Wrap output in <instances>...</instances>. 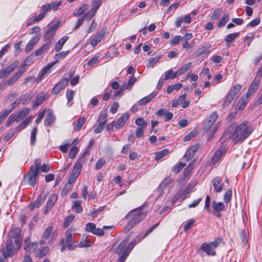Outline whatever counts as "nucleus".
<instances>
[{"label": "nucleus", "instance_id": "f257e3e1", "mask_svg": "<svg viewBox=\"0 0 262 262\" xmlns=\"http://www.w3.org/2000/svg\"><path fill=\"white\" fill-rule=\"evenodd\" d=\"M147 210H145L144 206H142L132 211L125 216L126 218L130 219V221L126 225L125 230L129 231L137 224L140 223L147 215Z\"/></svg>", "mask_w": 262, "mask_h": 262}, {"label": "nucleus", "instance_id": "f03ea898", "mask_svg": "<svg viewBox=\"0 0 262 262\" xmlns=\"http://www.w3.org/2000/svg\"><path fill=\"white\" fill-rule=\"evenodd\" d=\"M248 121H245L235 129L231 135L232 139L235 144L243 141L252 132L253 127L248 126Z\"/></svg>", "mask_w": 262, "mask_h": 262}, {"label": "nucleus", "instance_id": "7ed1b4c3", "mask_svg": "<svg viewBox=\"0 0 262 262\" xmlns=\"http://www.w3.org/2000/svg\"><path fill=\"white\" fill-rule=\"evenodd\" d=\"M88 150H85L75 164L69 178V182L73 184L80 173L82 167L86 161V157L89 155Z\"/></svg>", "mask_w": 262, "mask_h": 262}, {"label": "nucleus", "instance_id": "20e7f679", "mask_svg": "<svg viewBox=\"0 0 262 262\" xmlns=\"http://www.w3.org/2000/svg\"><path fill=\"white\" fill-rule=\"evenodd\" d=\"M221 238H217L211 242L204 243L201 245L200 249L207 255L214 256L216 254L215 249L221 244Z\"/></svg>", "mask_w": 262, "mask_h": 262}, {"label": "nucleus", "instance_id": "39448f33", "mask_svg": "<svg viewBox=\"0 0 262 262\" xmlns=\"http://www.w3.org/2000/svg\"><path fill=\"white\" fill-rule=\"evenodd\" d=\"M16 248L15 245L12 243V240L8 239L6 246L2 249V252L5 259L11 257L14 253V250Z\"/></svg>", "mask_w": 262, "mask_h": 262}, {"label": "nucleus", "instance_id": "423d86ee", "mask_svg": "<svg viewBox=\"0 0 262 262\" xmlns=\"http://www.w3.org/2000/svg\"><path fill=\"white\" fill-rule=\"evenodd\" d=\"M20 231L18 228H13L9 233L8 239L12 240V243H14L16 248H19L21 244L20 239Z\"/></svg>", "mask_w": 262, "mask_h": 262}, {"label": "nucleus", "instance_id": "0eeeda50", "mask_svg": "<svg viewBox=\"0 0 262 262\" xmlns=\"http://www.w3.org/2000/svg\"><path fill=\"white\" fill-rule=\"evenodd\" d=\"M139 238H137V236L135 238H134L131 242H130L127 246L125 247L123 251V253L122 255L119 257L118 260L117 262H125V260L127 257L129 253V251L131 249H132L140 241L139 240Z\"/></svg>", "mask_w": 262, "mask_h": 262}, {"label": "nucleus", "instance_id": "6e6552de", "mask_svg": "<svg viewBox=\"0 0 262 262\" xmlns=\"http://www.w3.org/2000/svg\"><path fill=\"white\" fill-rule=\"evenodd\" d=\"M18 63V61L16 60L6 69L1 70L0 71V79H3L7 77L10 73L16 69Z\"/></svg>", "mask_w": 262, "mask_h": 262}, {"label": "nucleus", "instance_id": "1a4fd4ad", "mask_svg": "<svg viewBox=\"0 0 262 262\" xmlns=\"http://www.w3.org/2000/svg\"><path fill=\"white\" fill-rule=\"evenodd\" d=\"M260 82V80L259 79H254L253 80L246 94V99H249L250 97L257 91Z\"/></svg>", "mask_w": 262, "mask_h": 262}, {"label": "nucleus", "instance_id": "9d476101", "mask_svg": "<svg viewBox=\"0 0 262 262\" xmlns=\"http://www.w3.org/2000/svg\"><path fill=\"white\" fill-rule=\"evenodd\" d=\"M226 150V147L221 146L212 155L211 158V163L213 165L215 164L225 154Z\"/></svg>", "mask_w": 262, "mask_h": 262}, {"label": "nucleus", "instance_id": "9b49d317", "mask_svg": "<svg viewBox=\"0 0 262 262\" xmlns=\"http://www.w3.org/2000/svg\"><path fill=\"white\" fill-rule=\"evenodd\" d=\"M106 31V28H103L99 31L92 39L90 42L91 45L93 47H95L100 42L104 37Z\"/></svg>", "mask_w": 262, "mask_h": 262}, {"label": "nucleus", "instance_id": "f8f14e48", "mask_svg": "<svg viewBox=\"0 0 262 262\" xmlns=\"http://www.w3.org/2000/svg\"><path fill=\"white\" fill-rule=\"evenodd\" d=\"M38 173L36 170L35 171L33 169L30 170L25 177V179H27L29 185L32 187H34L36 184Z\"/></svg>", "mask_w": 262, "mask_h": 262}, {"label": "nucleus", "instance_id": "ddd939ff", "mask_svg": "<svg viewBox=\"0 0 262 262\" xmlns=\"http://www.w3.org/2000/svg\"><path fill=\"white\" fill-rule=\"evenodd\" d=\"M58 61H54L51 63H50L46 65L39 72L38 76V78L39 80H41L44 77H46L51 72V68Z\"/></svg>", "mask_w": 262, "mask_h": 262}, {"label": "nucleus", "instance_id": "4468645a", "mask_svg": "<svg viewBox=\"0 0 262 262\" xmlns=\"http://www.w3.org/2000/svg\"><path fill=\"white\" fill-rule=\"evenodd\" d=\"M58 27L59 24L56 23L52 25L49 29H48L43 36V39L45 40H50V39L55 35Z\"/></svg>", "mask_w": 262, "mask_h": 262}, {"label": "nucleus", "instance_id": "2eb2a0df", "mask_svg": "<svg viewBox=\"0 0 262 262\" xmlns=\"http://www.w3.org/2000/svg\"><path fill=\"white\" fill-rule=\"evenodd\" d=\"M40 37L41 35L40 34H37L31 40H30L25 47V50L26 53L30 52L33 49L34 47L38 42Z\"/></svg>", "mask_w": 262, "mask_h": 262}, {"label": "nucleus", "instance_id": "dca6fc26", "mask_svg": "<svg viewBox=\"0 0 262 262\" xmlns=\"http://www.w3.org/2000/svg\"><path fill=\"white\" fill-rule=\"evenodd\" d=\"M67 84V80L62 78L53 88L52 90V93L54 95L59 94L62 89L66 88Z\"/></svg>", "mask_w": 262, "mask_h": 262}, {"label": "nucleus", "instance_id": "f3484780", "mask_svg": "<svg viewBox=\"0 0 262 262\" xmlns=\"http://www.w3.org/2000/svg\"><path fill=\"white\" fill-rule=\"evenodd\" d=\"M212 183L216 192H220L223 190L224 184L221 178L219 177L214 178L212 180Z\"/></svg>", "mask_w": 262, "mask_h": 262}, {"label": "nucleus", "instance_id": "a211bd4d", "mask_svg": "<svg viewBox=\"0 0 262 262\" xmlns=\"http://www.w3.org/2000/svg\"><path fill=\"white\" fill-rule=\"evenodd\" d=\"M47 96V94L44 92H42L38 94L32 103V107L35 109L38 105L42 104L46 98Z\"/></svg>", "mask_w": 262, "mask_h": 262}, {"label": "nucleus", "instance_id": "6ab92c4d", "mask_svg": "<svg viewBox=\"0 0 262 262\" xmlns=\"http://www.w3.org/2000/svg\"><path fill=\"white\" fill-rule=\"evenodd\" d=\"M30 108L26 107L20 111L15 112L13 113L15 115L16 119V122H18L21 120H24L30 113Z\"/></svg>", "mask_w": 262, "mask_h": 262}, {"label": "nucleus", "instance_id": "aec40b11", "mask_svg": "<svg viewBox=\"0 0 262 262\" xmlns=\"http://www.w3.org/2000/svg\"><path fill=\"white\" fill-rule=\"evenodd\" d=\"M57 195L55 193H53L50 196L44 211L45 213H48L50 210L53 207L57 200Z\"/></svg>", "mask_w": 262, "mask_h": 262}, {"label": "nucleus", "instance_id": "412c9836", "mask_svg": "<svg viewBox=\"0 0 262 262\" xmlns=\"http://www.w3.org/2000/svg\"><path fill=\"white\" fill-rule=\"evenodd\" d=\"M129 115L128 113H126L123 114L120 118H118L116 123L115 124V127L117 129H119L122 127L128 120Z\"/></svg>", "mask_w": 262, "mask_h": 262}, {"label": "nucleus", "instance_id": "4be33fe9", "mask_svg": "<svg viewBox=\"0 0 262 262\" xmlns=\"http://www.w3.org/2000/svg\"><path fill=\"white\" fill-rule=\"evenodd\" d=\"M73 233L70 231H68L66 233V246L69 250H72L76 246L73 242Z\"/></svg>", "mask_w": 262, "mask_h": 262}, {"label": "nucleus", "instance_id": "5701e85b", "mask_svg": "<svg viewBox=\"0 0 262 262\" xmlns=\"http://www.w3.org/2000/svg\"><path fill=\"white\" fill-rule=\"evenodd\" d=\"M128 239L129 238L126 237L121 242V243L118 245L117 248L115 250V252L116 254H118V255H120V256L122 255Z\"/></svg>", "mask_w": 262, "mask_h": 262}, {"label": "nucleus", "instance_id": "b1692460", "mask_svg": "<svg viewBox=\"0 0 262 262\" xmlns=\"http://www.w3.org/2000/svg\"><path fill=\"white\" fill-rule=\"evenodd\" d=\"M55 116L51 112H49L46 116L44 121V125L46 126H50L55 122Z\"/></svg>", "mask_w": 262, "mask_h": 262}, {"label": "nucleus", "instance_id": "393cba45", "mask_svg": "<svg viewBox=\"0 0 262 262\" xmlns=\"http://www.w3.org/2000/svg\"><path fill=\"white\" fill-rule=\"evenodd\" d=\"M61 3L62 1L53 2L49 4L42 6V8L45 10H47V11H48L51 9L56 10L61 5Z\"/></svg>", "mask_w": 262, "mask_h": 262}, {"label": "nucleus", "instance_id": "a878e982", "mask_svg": "<svg viewBox=\"0 0 262 262\" xmlns=\"http://www.w3.org/2000/svg\"><path fill=\"white\" fill-rule=\"evenodd\" d=\"M24 249L29 252H35L37 244L36 243H29V241L25 240L24 242Z\"/></svg>", "mask_w": 262, "mask_h": 262}, {"label": "nucleus", "instance_id": "bb28decb", "mask_svg": "<svg viewBox=\"0 0 262 262\" xmlns=\"http://www.w3.org/2000/svg\"><path fill=\"white\" fill-rule=\"evenodd\" d=\"M212 208L214 212H221L225 210L226 207L224 203L222 202H216L215 201H213Z\"/></svg>", "mask_w": 262, "mask_h": 262}, {"label": "nucleus", "instance_id": "cd10ccee", "mask_svg": "<svg viewBox=\"0 0 262 262\" xmlns=\"http://www.w3.org/2000/svg\"><path fill=\"white\" fill-rule=\"evenodd\" d=\"M68 39L69 37L68 36H64L61 38H60L55 44L54 49L55 51L56 52L60 51L62 49L63 45L68 40Z\"/></svg>", "mask_w": 262, "mask_h": 262}, {"label": "nucleus", "instance_id": "c85d7f7f", "mask_svg": "<svg viewBox=\"0 0 262 262\" xmlns=\"http://www.w3.org/2000/svg\"><path fill=\"white\" fill-rule=\"evenodd\" d=\"M137 79L135 77L132 76L127 82H125L121 88V92H123L125 90L129 89L135 83Z\"/></svg>", "mask_w": 262, "mask_h": 262}, {"label": "nucleus", "instance_id": "c756f323", "mask_svg": "<svg viewBox=\"0 0 262 262\" xmlns=\"http://www.w3.org/2000/svg\"><path fill=\"white\" fill-rule=\"evenodd\" d=\"M51 45L50 41L43 44L40 48L37 49L35 52V55L36 56L42 55L45 51H47Z\"/></svg>", "mask_w": 262, "mask_h": 262}, {"label": "nucleus", "instance_id": "7c9ffc66", "mask_svg": "<svg viewBox=\"0 0 262 262\" xmlns=\"http://www.w3.org/2000/svg\"><path fill=\"white\" fill-rule=\"evenodd\" d=\"M230 18L229 14L228 13L224 14L222 18L217 23V27L218 28H222L224 27L227 23L228 21Z\"/></svg>", "mask_w": 262, "mask_h": 262}, {"label": "nucleus", "instance_id": "2f4dec72", "mask_svg": "<svg viewBox=\"0 0 262 262\" xmlns=\"http://www.w3.org/2000/svg\"><path fill=\"white\" fill-rule=\"evenodd\" d=\"M20 73H15V74L12 77H10L7 81L5 82V85L6 86L13 85L20 77Z\"/></svg>", "mask_w": 262, "mask_h": 262}, {"label": "nucleus", "instance_id": "473e14b6", "mask_svg": "<svg viewBox=\"0 0 262 262\" xmlns=\"http://www.w3.org/2000/svg\"><path fill=\"white\" fill-rule=\"evenodd\" d=\"M211 46L210 44H207L204 46L200 48L197 51V54L198 55H201L204 54H208L210 52L209 49H210Z\"/></svg>", "mask_w": 262, "mask_h": 262}, {"label": "nucleus", "instance_id": "72a5a7b5", "mask_svg": "<svg viewBox=\"0 0 262 262\" xmlns=\"http://www.w3.org/2000/svg\"><path fill=\"white\" fill-rule=\"evenodd\" d=\"M155 96V94H154L153 93H151L149 95L144 97V98H143L142 99H140L139 101V102H138L139 104L141 105H145L148 102H149L150 101H151L154 98Z\"/></svg>", "mask_w": 262, "mask_h": 262}, {"label": "nucleus", "instance_id": "f704fd0d", "mask_svg": "<svg viewBox=\"0 0 262 262\" xmlns=\"http://www.w3.org/2000/svg\"><path fill=\"white\" fill-rule=\"evenodd\" d=\"M81 201H76L74 202L72 209L76 213H80L82 212L83 209L81 206Z\"/></svg>", "mask_w": 262, "mask_h": 262}, {"label": "nucleus", "instance_id": "c9c22d12", "mask_svg": "<svg viewBox=\"0 0 262 262\" xmlns=\"http://www.w3.org/2000/svg\"><path fill=\"white\" fill-rule=\"evenodd\" d=\"M15 106H12L9 110H3L0 113V124L7 117L9 114L14 109Z\"/></svg>", "mask_w": 262, "mask_h": 262}, {"label": "nucleus", "instance_id": "e433bc0d", "mask_svg": "<svg viewBox=\"0 0 262 262\" xmlns=\"http://www.w3.org/2000/svg\"><path fill=\"white\" fill-rule=\"evenodd\" d=\"M157 225H158V224L152 226L150 228L148 229L145 233H141L139 234L137 236V238H140V239L139 240V241H141L145 237H146L149 233H150L155 229V228L157 227Z\"/></svg>", "mask_w": 262, "mask_h": 262}, {"label": "nucleus", "instance_id": "4c0bfd02", "mask_svg": "<svg viewBox=\"0 0 262 262\" xmlns=\"http://www.w3.org/2000/svg\"><path fill=\"white\" fill-rule=\"evenodd\" d=\"M40 11L41 12L37 17H32L31 18V20H32V21L37 22L42 20L46 15L47 11L42 8V6L41 7Z\"/></svg>", "mask_w": 262, "mask_h": 262}, {"label": "nucleus", "instance_id": "58836bf2", "mask_svg": "<svg viewBox=\"0 0 262 262\" xmlns=\"http://www.w3.org/2000/svg\"><path fill=\"white\" fill-rule=\"evenodd\" d=\"M105 206L100 207L98 209L92 208L89 210L88 215L92 216V217H96L99 213L102 212Z\"/></svg>", "mask_w": 262, "mask_h": 262}, {"label": "nucleus", "instance_id": "ea45409f", "mask_svg": "<svg viewBox=\"0 0 262 262\" xmlns=\"http://www.w3.org/2000/svg\"><path fill=\"white\" fill-rule=\"evenodd\" d=\"M182 84L180 83L169 85L167 88V93L170 94L173 91H177L179 90L182 87Z\"/></svg>", "mask_w": 262, "mask_h": 262}, {"label": "nucleus", "instance_id": "a19ab883", "mask_svg": "<svg viewBox=\"0 0 262 262\" xmlns=\"http://www.w3.org/2000/svg\"><path fill=\"white\" fill-rule=\"evenodd\" d=\"M191 67V62H189L183 65L181 68H180L178 71L177 72V74L178 76H180L185 73L187 70H188Z\"/></svg>", "mask_w": 262, "mask_h": 262}, {"label": "nucleus", "instance_id": "79ce46f5", "mask_svg": "<svg viewBox=\"0 0 262 262\" xmlns=\"http://www.w3.org/2000/svg\"><path fill=\"white\" fill-rule=\"evenodd\" d=\"M239 35V32L230 33V34H228V35H227V36L225 38V41L227 43H230L231 42L234 40Z\"/></svg>", "mask_w": 262, "mask_h": 262}, {"label": "nucleus", "instance_id": "37998d69", "mask_svg": "<svg viewBox=\"0 0 262 262\" xmlns=\"http://www.w3.org/2000/svg\"><path fill=\"white\" fill-rule=\"evenodd\" d=\"M178 76L177 72H174L172 70L167 71L165 74V80L174 79Z\"/></svg>", "mask_w": 262, "mask_h": 262}, {"label": "nucleus", "instance_id": "c03bdc74", "mask_svg": "<svg viewBox=\"0 0 262 262\" xmlns=\"http://www.w3.org/2000/svg\"><path fill=\"white\" fill-rule=\"evenodd\" d=\"M234 96H232L230 93H228L225 97V100L223 103V107H227L231 102V101L233 100Z\"/></svg>", "mask_w": 262, "mask_h": 262}, {"label": "nucleus", "instance_id": "a18cd8bd", "mask_svg": "<svg viewBox=\"0 0 262 262\" xmlns=\"http://www.w3.org/2000/svg\"><path fill=\"white\" fill-rule=\"evenodd\" d=\"M242 88V85L236 84L231 88L228 93H230L232 96H235V95L241 90Z\"/></svg>", "mask_w": 262, "mask_h": 262}, {"label": "nucleus", "instance_id": "49530a36", "mask_svg": "<svg viewBox=\"0 0 262 262\" xmlns=\"http://www.w3.org/2000/svg\"><path fill=\"white\" fill-rule=\"evenodd\" d=\"M75 219V215L74 214H70L67 216L63 224V227L65 228H67L70 224L73 222Z\"/></svg>", "mask_w": 262, "mask_h": 262}, {"label": "nucleus", "instance_id": "de8ad7c7", "mask_svg": "<svg viewBox=\"0 0 262 262\" xmlns=\"http://www.w3.org/2000/svg\"><path fill=\"white\" fill-rule=\"evenodd\" d=\"M85 120V119L84 117L79 118L78 119L77 122L76 124V125L74 127L75 130H76V131L80 130V129L81 128L82 126L84 124Z\"/></svg>", "mask_w": 262, "mask_h": 262}, {"label": "nucleus", "instance_id": "09e8293b", "mask_svg": "<svg viewBox=\"0 0 262 262\" xmlns=\"http://www.w3.org/2000/svg\"><path fill=\"white\" fill-rule=\"evenodd\" d=\"M88 8V5L87 4H84L79 9H78L76 12H74L73 15L75 16H79L87 10Z\"/></svg>", "mask_w": 262, "mask_h": 262}, {"label": "nucleus", "instance_id": "8fccbe9b", "mask_svg": "<svg viewBox=\"0 0 262 262\" xmlns=\"http://www.w3.org/2000/svg\"><path fill=\"white\" fill-rule=\"evenodd\" d=\"M41 161L40 159H36L34 162V165L31 167L30 170H36L37 172H39V168L40 167Z\"/></svg>", "mask_w": 262, "mask_h": 262}, {"label": "nucleus", "instance_id": "3c124183", "mask_svg": "<svg viewBox=\"0 0 262 262\" xmlns=\"http://www.w3.org/2000/svg\"><path fill=\"white\" fill-rule=\"evenodd\" d=\"M222 13V9L216 8L213 11L212 15L211 16V19L215 20L219 18Z\"/></svg>", "mask_w": 262, "mask_h": 262}, {"label": "nucleus", "instance_id": "603ef678", "mask_svg": "<svg viewBox=\"0 0 262 262\" xmlns=\"http://www.w3.org/2000/svg\"><path fill=\"white\" fill-rule=\"evenodd\" d=\"M248 102V100L247 99V100H245V99L242 98L237 105V108L239 110H244L245 106H246V104H247Z\"/></svg>", "mask_w": 262, "mask_h": 262}, {"label": "nucleus", "instance_id": "864d4df0", "mask_svg": "<svg viewBox=\"0 0 262 262\" xmlns=\"http://www.w3.org/2000/svg\"><path fill=\"white\" fill-rule=\"evenodd\" d=\"M53 230V227L51 226L48 227L46 229V230L44 231L43 234H42V238L44 239H47L49 238V237L50 236Z\"/></svg>", "mask_w": 262, "mask_h": 262}, {"label": "nucleus", "instance_id": "5fc2aeb1", "mask_svg": "<svg viewBox=\"0 0 262 262\" xmlns=\"http://www.w3.org/2000/svg\"><path fill=\"white\" fill-rule=\"evenodd\" d=\"M232 194V189L228 190L224 195V201L225 203L228 204L230 202Z\"/></svg>", "mask_w": 262, "mask_h": 262}, {"label": "nucleus", "instance_id": "6e6d98bb", "mask_svg": "<svg viewBox=\"0 0 262 262\" xmlns=\"http://www.w3.org/2000/svg\"><path fill=\"white\" fill-rule=\"evenodd\" d=\"M96 12L97 11H96L95 10L91 9L90 11L88 12L87 13H86L84 15L83 18H84V19H85V20L89 21L93 18V17L95 15Z\"/></svg>", "mask_w": 262, "mask_h": 262}, {"label": "nucleus", "instance_id": "4d7b16f0", "mask_svg": "<svg viewBox=\"0 0 262 262\" xmlns=\"http://www.w3.org/2000/svg\"><path fill=\"white\" fill-rule=\"evenodd\" d=\"M107 114L106 113H101L98 117V122L105 125L106 123Z\"/></svg>", "mask_w": 262, "mask_h": 262}, {"label": "nucleus", "instance_id": "13d9d810", "mask_svg": "<svg viewBox=\"0 0 262 262\" xmlns=\"http://www.w3.org/2000/svg\"><path fill=\"white\" fill-rule=\"evenodd\" d=\"M74 91L71 90H68L66 93V98L68 99V104L71 103L74 95Z\"/></svg>", "mask_w": 262, "mask_h": 262}, {"label": "nucleus", "instance_id": "bf43d9fd", "mask_svg": "<svg viewBox=\"0 0 262 262\" xmlns=\"http://www.w3.org/2000/svg\"><path fill=\"white\" fill-rule=\"evenodd\" d=\"M37 133V127H34L31 132V142L32 145H34L36 142V137Z\"/></svg>", "mask_w": 262, "mask_h": 262}, {"label": "nucleus", "instance_id": "052dcab7", "mask_svg": "<svg viewBox=\"0 0 262 262\" xmlns=\"http://www.w3.org/2000/svg\"><path fill=\"white\" fill-rule=\"evenodd\" d=\"M194 223V220L193 219H190L188 221L184 226V231L187 232L192 227Z\"/></svg>", "mask_w": 262, "mask_h": 262}, {"label": "nucleus", "instance_id": "680f3d73", "mask_svg": "<svg viewBox=\"0 0 262 262\" xmlns=\"http://www.w3.org/2000/svg\"><path fill=\"white\" fill-rule=\"evenodd\" d=\"M78 152V149L76 146H73L69 152V158L71 159H73L76 156Z\"/></svg>", "mask_w": 262, "mask_h": 262}, {"label": "nucleus", "instance_id": "e2e57ef3", "mask_svg": "<svg viewBox=\"0 0 262 262\" xmlns=\"http://www.w3.org/2000/svg\"><path fill=\"white\" fill-rule=\"evenodd\" d=\"M99 56H95L91 58L88 62L87 65L90 67L92 68L94 66V64L98 61Z\"/></svg>", "mask_w": 262, "mask_h": 262}, {"label": "nucleus", "instance_id": "0e129e2a", "mask_svg": "<svg viewBox=\"0 0 262 262\" xmlns=\"http://www.w3.org/2000/svg\"><path fill=\"white\" fill-rule=\"evenodd\" d=\"M105 163V160L104 158H101L96 162L95 168L97 170L100 169Z\"/></svg>", "mask_w": 262, "mask_h": 262}, {"label": "nucleus", "instance_id": "69168bd1", "mask_svg": "<svg viewBox=\"0 0 262 262\" xmlns=\"http://www.w3.org/2000/svg\"><path fill=\"white\" fill-rule=\"evenodd\" d=\"M35 252L36 256L42 257L46 254V248L42 247L41 249H37L35 250Z\"/></svg>", "mask_w": 262, "mask_h": 262}, {"label": "nucleus", "instance_id": "338daca9", "mask_svg": "<svg viewBox=\"0 0 262 262\" xmlns=\"http://www.w3.org/2000/svg\"><path fill=\"white\" fill-rule=\"evenodd\" d=\"M101 4V1L100 0H93L92 3V9L97 11Z\"/></svg>", "mask_w": 262, "mask_h": 262}, {"label": "nucleus", "instance_id": "774afa93", "mask_svg": "<svg viewBox=\"0 0 262 262\" xmlns=\"http://www.w3.org/2000/svg\"><path fill=\"white\" fill-rule=\"evenodd\" d=\"M181 39H182L181 36L176 35L170 40V45L171 46H176L179 43Z\"/></svg>", "mask_w": 262, "mask_h": 262}]
</instances>
